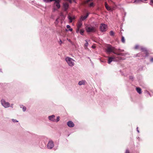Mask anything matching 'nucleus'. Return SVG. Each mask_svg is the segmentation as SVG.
Instances as JSON below:
<instances>
[{
	"mask_svg": "<svg viewBox=\"0 0 153 153\" xmlns=\"http://www.w3.org/2000/svg\"><path fill=\"white\" fill-rule=\"evenodd\" d=\"M58 19H56V22H56V23H58Z\"/></svg>",
	"mask_w": 153,
	"mask_h": 153,
	"instance_id": "37",
	"label": "nucleus"
},
{
	"mask_svg": "<svg viewBox=\"0 0 153 153\" xmlns=\"http://www.w3.org/2000/svg\"><path fill=\"white\" fill-rule=\"evenodd\" d=\"M105 6L108 10L112 11V8L108 6L107 3L106 2H105Z\"/></svg>",
	"mask_w": 153,
	"mask_h": 153,
	"instance_id": "14",
	"label": "nucleus"
},
{
	"mask_svg": "<svg viewBox=\"0 0 153 153\" xmlns=\"http://www.w3.org/2000/svg\"><path fill=\"white\" fill-rule=\"evenodd\" d=\"M54 146L53 142L52 140L49 141L47 144V147L48 149H51Z\"/></svg>",
	"mask_w": 153,
	"mask_h": 153,
	"instance_id": "7",
	"label": "nucleus"
},
{
	"mask_svg": "<svg viewBox=\"0 0 153 153\" xmlns=\"http://www.w3.org/2000/svg\"><path fill=\"white\" fill-rule=\"evenodd\" d=\"M114 48L111 45H108L106 48V51L108 53H110L113 52Z\"/></svg>",
	"mask_w": 153,
	"mask_h": 153,
	"instance_id": "6",
	"label": "nucleus"
},
{
	"mask_svg": "<svg viewBox=\"0 0 153 153\" xmlns=\"http://www.w3.org/2000/svg\"><path fill=\"white\" fill-rule=\"evenodd\" d=\"M73 30V29L72 28H70L69 29V30L71 31H72Z\"/></svg>",
	"mask_w": 153,
	"mask_h": 153,
	"instance_id": "39",
	"label": "nucleus"
},
{
	"mask_svg": "<svg viewBox=\"0 0 153 153\" xmlns=\"http://www.w3.org/2000/svg\"><path fill=\"white\" fill-rule=\"evenodd\" d=\"M85 30L88 33H94L96 31V28L91 25H86Z\"/></svg>",
	"mask_w": 153,
	"mask_h": 153,
	"instance_id": "2",
	"label": "nucleus"
},
{
	"mask_svg": "<svg viewBox=\"0 0 153 153\" xmlns=\"http://www.w3.org/2000/svg\"><path fill=\"white\" fill-rule=\"evenodd\" d=\"M65 60L69 66L72 67L74 65L75 60L72 58L68 57H66L65 58Z\"/></svg>",
	"mask_w": 153,
	"mask_h": 153,
	"instance_id": "3",
	"label": "nucleus"
},
{
	"mask_svg": "<svg viewBox=\"0 0 153 153\" xmlns=\"http://www.w3.org/2000/svg\"><path fill=\"white\" fill-rule=\"evenodd\" d=\"M94 4L93 2L91 3L89 5L90 7H94Z\"/></svg>",
	"mask_w": 153,
	"mask_h": 153,
	"instance_id": "23",
	"label": "nucleus"
},
{
	"mask_svg": "<svg viewBox=\"0 0 153 153\" xmlns=\"http://www.w3.org/2000/svg\"><path fill=\"white\" fill-rule=\"evenodd\" d=\"M84 32V30L83 29H81L80 31V34L82 35H83V33Z\"/></svg>",
	"mask_w": 153,
	"mask_h": 153,
	"instance_id": "21",
	"label": "nucleus"
},
{
	"mask_svg": "<svg viewBox=\"0 0 153 153\" xmlns=\"http://www.w3.org/2000/svg\"><path fill=\"white\" fill-rule=\"evenodd\" d=\"M20 108H22V109L24 111H25L26 109V108L25 106H24L23 105H20Z\"/></svg>",
	"mask_w": 153,
	"mask_h": 153,
	"instance_id": "20",
	"label": "nucleus"
},
{
	"mask_svg": "<svg viewBox=\"0 0 153 153\" xmlns=\"http://www.w3.org/2000/svg\"><path fill=\"white\" fill-rule=\"evenodd\" d=\"M59 118H60L58 116L56 118V122H57L59 121V119H60Z\"/></svg>",
	"mask_w": 153,
	"mask_h": 153,
	"instance_id": "26",
	"label": "nucleus"
},
{
	"mask_svg": "<svg viewBox=\"0 0 153 153\" xmlns=\"http://www.w3.org/2000/svg\"><path fill=\"white\" fill-rule=\"evenodd\" d=\"M86 42L85 44V46L86 47H87L88 45V43L87 40H85Z\"/></svg>",
	"mask_w": 153,
	"mask_h": 153,
	"instance_id": "24",
	"label": "nucleus"
},
{
	"mask_svg": "<svg viewBox=\"0 0 153 153\" xmlns=\"http://www.w3.org/2000/svg\"><path fill=\"white\" fill-rule=\"evenodd\" d=\"M1 102L2 105L5 108H7L10 106V103L9 102H6L4 99L1 100Z\"/></svg>",
	"mask_w": 153,
	"mask_h": 153,
	"instance_id": "4",
	"label": "nucleus"
},
{
	"mask_svg": "<svg viewBox=\"0 0 153 153\" xmlns=\"http://www.w3.org/2000/svg\"><path fill=\"white\" fill-rule=\"evenodd\" d=\"M82 25V23L81 21V20H79L78 22L77 25V28H80Z\"/></svg>",
	"mask_w": 153,
	"mask_h": 153,
	"instance_id": "13",
	"label": "nucleus"
},
{
	"mask_svg": "<svg viewBox=\"0 0 153 153\" xmlns=\"http://www.w3.org/2000/svg\"><path fill=\"white\" fill-rule=\"evenodd\" d=\"M139 45H136L135 46V49H137L138 48H139Z\"/></svg>",
	"mask_w": 153,
	"mask_h": 153,
	"instance_id": "31",
	"label": "nucleus"
},
{
	"mask_svg": "<svg viewBox=\"0 0 153 153\" xmlns=\"http://www.w3.org/2000/svg\"><path fill=\"white\" fill-rule=\"evenodd\" d=\"M13 104H11V107H12V108H13Z\"/></svg>",
	"mask_w": 153,
	"mask_h": 153,
	"instance_id": "43",
	"label": "nucleus"
},
{
	"mask_svg": "<svg viewBox=\"0 0 153 153\" xmlns=\"http://www.w3.org/2000/svg\"><path fill=\"white\" fill-rule=\"evenodd\" d=\"M91 48L93 49H94L96 48V47L94 45H92Z\"/></svg>",
	"mask_w": 153,
	"mask_h": 153,
	"instance_id": "35",
	"label": "nucleus"
},
{
	"mask_svg": "<svg viewBox=\"0 0 153 153\" xmlns=\"http://www.w3.org/2000/svg\"><path fill=\"white\" fill-rule=\"evenodd\" d=\"M114 57H109L108 60V64H110L114 60Z\"/></svg>",
	"mask_w": 153,
	"mask_h": 153,
	"instance_id": "17",
	"label": "nucleus"
},
{
	"mask_svg": "<svg viewBox=\"0 0 153 153\" xmlns=\"http://www.w3.org/2000/svg\"><path fill=\"white\" fill-rule=\"evenodd\" d=\"M150 61H151L152 62H153V58H152L151 59V60H150Z\"/></svg>",
	"mask_w": 153,
	"mask_h": 153,
	"instance_id": "41",
	"label": "nucleus"
},
{
	"mask_svg": "<svg viewBox=\"0 0 153 153\" xmlns=\"http://www.w3.org/2000/svg\"><path fill=\"white\" fill-rule=\"evenodd\" d=\"M67 40L69 42H71V40L69 39H67Z\"/></svg>",
	"mask_w": 153,
	"mask_h": 153,
	"instance_id": "40",
	"label": "nucleus"
},
{
	"mask_svg": "<svg viewBox=\"0 0 153 153\" xmlns=\"http://www.w3.org/2000/svg\"><path fill=\"white\" fill-rule=\"evenodd\" d=\"M66 27L67 28H70L71 27L70 26L68 25H67Z\"/></svg>",
	"mask_w": 153,
	"mask_h": 153,
	"instance_id": "34",
	"label": "nucleus"
},
{
	"mask_svg": "<svg viewBox=\"0 0 153 153\" xmlns=\"http://www.w3.org/2000/svg\"><path fill=\"white\" fill-rule=\"evenodd\" d=\"M136 90L137 92L139 94H141L142 93L141 89L139 87H137L136 88Z\"/></svg>",
	"mask_w": 153,
	"mask_h": 153,
	"instance_id": "18",
	"label": "nucleus"
},
{
	"mask_svg": "<svg viewBox=\"0 0 153 153\" xmlns=\"http://www.w3.org/2000/svg\"><path fill=\"white\" fill-rule=\"evenodd\" d=\"M108 27L106 25L104 24H101L100 27V29L101 32H105L107 29Z\"/></svg>",
	"mask_w": 153,
	"mask_h": 153,
	"instance_id": "5",
	"label": "nucleus"
},
{
	"mask_svg": "<svg viewBox=\"0 0 153 153\" xmlns=\"http://www.w3.org/2000/svg\"><path fill=\"white\" fill-rule=\"evenodd\" d=\"M62 43V42L61 39L60 40L59 42V43L60 45H61Z\"/></svg>",
	"mask_w": 153,
	"mask_h": 153,
	"instance_id": "36",
	"label": "nucleus"
},
{
	"mask_svg": "<svg viewBox=\"0 0 153 153\" xmlns=\"http://www.w3.org/2000/svg\"><path fill=\"white\" fill-rule=\"evenodd\" d=\"M114 33L112 31H111L110 32V35L111 36H114Z\"/></svg>",
	"mask_w": 153,
	"mask_h": 153,
	"instance_id": "25",
	"label": "nucleus"
},
{
	"mask_svg": "<svg viewBox=\"0 0 153 153\" xmlns=\"http://www.w3.org/2000/svg\"><path fill=\"white\" fill-rule=\"evenodd\" d=\"M12 121L13 122H18V121L16 120H14V119H13L12 120Z\"/></svg>",
	"mask_w": 153,
	"mask_h": 153,
	"instance_id": "32",
	"label": "nucleus"
},
{
	"mask_svg": "<svg viewBox=\"0 0 153 153\" xmlns=\"http://www.w3.org/2000/svg\"><path fill=\"white\" fill-rule=\"evenodd\" d=\"M68 18L70 20V22H72V19L71 17L70 16H68Z\"/></svg>",
	"mask_w": 153,
	"mask_h": 153,
	"instance_id": "27",
	"label": "nucleus"
},
{
	"mask_svg": "<svg viewBox=\"0 0 153 153\" xmlns=\"http://www.w3.org/2000/svg\"><path fill=\"white\" fill-rule=\"evenodd\" d=\"M89 14V13H87L85 16H82L80 20H81V21H82L85 19L88 16Z\"/></svg>",
	"mask_w": 153,
	"mask_h": 153,
	"instance_id": "12",
	"label": "nucleus"
},
{
	"mask_svg": "<svg viewBox=\"0 0 153 153\" xmlns=\"http://www.w3.org/2000/svg\"><path fill=\"white\" fill-rule=\"evenodd\" d=\"M150 4L153 7V0H151Z\"/></svg>",
	"mask_w": 153,
	"mask_h": 153,
	"instance_id": "28",
	"label": "nucleus"
},
{
	"mask_svg": "<svg viewBox=\"0 0 153 153\" xmlns=\"http://www.w3.org/2000/svg\"><path fill=\"white\" fill-rule=\"evenodd\" d=\"M125 153H130L128 149L126 150Z\"/></svg>",
	"mask_w": 153,
	"mask_h": 153,
	"instance_id": "33",
	"label": "nucleus"
},
{
	"mask_svg": "<svg viewBox=\"0 0 153 153\" xmlns=\"http://www.w3.org/2000/svg\"><path fill=\"white\" fill-rule=\"evenodd\" d=\"M0 71H1V70H0Z\"/></svg>",
	"mask_w": 153,
	"mask_h": 153,
	"instance_id": "44",
	"label": "nucleus"
},
{
	"mask_svg": "<svg viewBox=\"0 0 153 153\" xmlns=\"http://www.w3.org/2000/svg\"><path fill=\"white\" fill-rule=\"evenodd\" d=\"M68 4L67 3H65L64 4L63 6L65 10V11L66 10H67L68 9Z\"/></svg>",
	"mask_w": 153,
	"mask_h": 153,
	"instance_id": "15",
	"label": "nucleus"
},
{
	"mask_svg": "<svg viewBox=\"0 0 153 153\" xmlns=\"http://www.w3.org/2000/svg\"><path fill=\"white\" fill-rule=\"evenodd\" d=\"M141 50L143 52H144L145 54H146V56H147L148 55V53L147 50L145 48H144L143 47H141Z\"/></svg>",
	"mask_w": 153,
	"mask_h": 153,
	"instance_id": "9",
	"label": "nucleus"
},
{
	"mask_svg": "<svg viewBox=\"0 0 153 153\" xmlns=\"http://www.w3.org/2000/svg\"><path fill=\"white\" fill-rule=\"evenodd\" d=\"M137 132L139 133V130H138V127H137Z\"/></svg>",
	"mask_w": 153,
	"mask_h": 153,
	"instance_id": "38",
	"label": "nucleus"
},
{
	"mask_svg": "<svg viewBox=\"0 0 153 153\" xmlns=\"http://www.w3.org/2000/svg\"><path fill=\"white\" fill-rule=\"evenodd\" d=\"M43 1L46 3H48L49 2V0H43Z\"/></svg>",
	"mask_w": 153,
	"mask_h": 153,
	"instance_id": "29",
	"label": "nucleus"
},
{
	"mask_svg": "<svg viewBox=\"0 0 153 153\" xmlns=\"http://www.w3.org/2000/svg\"><path fill=\"white\" fill-rule=\"evenodd\" d=\"M91 0H87V1L88 2V1H91Z\"/></svg>",
	"mask_w": 153,
	"mask_h": 153,
	"instance_id": "42",
	"label": "nucleus"
},
{
	"mask_svg": "<svg viewBox=\"0 0 153 153\" xmlns=\"http://www.w3.org/2000/svg\"><path fill=\"white\" fill-rule=\"evenodd\" d=\"M135 56L136 57H144V56L143 55V53H138L136 55H135Z\"/></svg>",
	"mask_w": 153,
	"mask_h": 153,
	"instance_id": "16",
	"label": "nucleus"
},
{
	"mask_svg": "<svg viewBox=\"0 0 153 153\" xmlns=\"http://www.w3.org/2000/svg\"><path fill=\"white\" fill-rule=\"evenodd\" d=\"M55 118V115H51L48 117L49 119L53 121H56V120Z\"/></svg>",
	"mask_w": 153,
	"mask_h": 153,
	"instance_id": "11",
	"label": "nucleus"
},
{
	"mask_svg": "<svg viewBox=\"0 0 153 153\" xmlns=\"http://www.w3.org/2000/svg\"><path fill=\"white\" fill-rule=\"evenodd\" d=\"M80 29V28H77L76 29V32L77 33H78L79 32Z\"/></svg>",
	"mask_w": 153,
	"mask_h": 153,
	"instance_id": "30",
	"label": "nucleus"
},
{
	"mask_svg": "<svg viewBox=\"0 0 153 153\" xmlns=\"http://www.w3.org/2000/svg\"><path fill=\"white\" fill-rule=\"evenodd\" d=\"M67 125L68 127L70 128H72L74 126V124L71 121H68L67 123Z\"/></svg>",
	"mask_w": 153,
	"mask_h": 153,
	"instance_id": "8",
	"label": "nucleus"
},
{
	"mask_svg": "<svg viewBox=\"0 0 153 153\" xmlns=\"http://www.w3.org/2000/svg\"><path fill=\"white\" fill-rule=\"evenodd\" d=\"M124 50L120 49H115V61H119L120 60H123L122 57H120V56H123L126 55V53H122L123 52Z\"/></svg>",
	"mask_w": 153,
	"mask_h": 153,
	"instance_id": "1",
	"label": "nucleus"
},
{
	"mask_svg": "<svg viewBox=\"0 0 153 153\" xmlns=\"http://www.w3.org/2000/svg\"><path fill=\"white\" fill-rule=\"evenodd\" d=\"M59 1L57 0L55 1L54 4L58 8H59L60 7V5L59 3Z\"/></svg>",
	"mask_w": 153,
	"mask_h": 153,
	"instance_id": "10",
	"label": "nucleus"
},
{
	"mask_svg": "<svg viewBox=\"0 0 153 153\" xmlns=\"http://www.w3.org/2000/svg\"><path fill=\"white\" fill-rule=\"evenodd\" d=\"M85 81L84 80H82L81 81H80L78 83V84L79 85H84L85 84Z\"/></svg>",
	"mask_w": 153,
	"mask_h": 153,
	"instance_id": "19",
	"label": "nucleus"
},
{
	"mask_svg": "<svg viewBox=\"0 0 153 153\" xmlns=\"http://www.w3.org/2000/svg\"><path fill=\"white\" fill-rule=\"evenodd\" d=\"M121 41L123 43H125V39L124 37L123 36H122Z\"/></svg>",
	"mask_w": 153,
	"mask_h": 153,
	"instance_id": "22",
	"label": "nucleus"
}]
</instances>
